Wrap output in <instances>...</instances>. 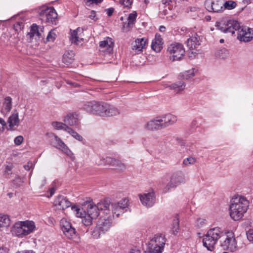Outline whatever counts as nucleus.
<instances>
[{"label": "nucleus", "instance_id": "1", "mask_svg": "<svg viewBox=\"0 0 253 253\" xmlns=\"http://www.w3.org/2000/svg\"><path fill=\"white\" fill-rule=\"evenodd\" d=\"M220 240V245L224 250L235 252L237 249V243L232 232H225L219 227L211 228L203 239L204 246L209 251H212L217 240Z\"/></svg>", "mask_w": 253, "mask_h": 253}, {"label": "nucleus", "instance_id": "2", "mask_svg": "<svg viewBox=\"0 0 253 253\" xmlns=\"http://www.w3.org/2000/svg\"><path fill=\"white\" fill-rule=\"evenodd\" d=\"M177 121L175 115L167 114L150 120L145 123L144 128L148 131H158L174 125Z\"/></svg>", "mask_w": 253, "mask_h": 253}, {"label": "nucleus", "instance_id": "3", "mask_svg": "<svg viewBox=\"0 0 253 253\" xmlns=\"http://www.w3.org/2000/svg\"><path fill=\"white\" fill-rule=\"evenodd\" d=\"M249 206V201L241 196L233 197L230 201V215L234 220L241 219L247 212Z\"/></svg>", "mask_w": 253, "mask_h": 253}, {"label": "nucleus", "instance_id": "4", "mask_svg": "<svg viewBox=\"0 0 253 253\" xmlns=\"http://www.w3.org/2000/svg\"><path fill=\"white\" fill-rule=\"evenodd\" d=\"M35 228V224L32 220L19 221L13 225L11 232L15 236L22 238L33 232Z\"/></svg>", "mask_w": 253, "mask_h": 253}, {"label": "nucleus", "instance_id": "5", "mask_svg": "<svg viewBox=\"0 0 253 253\" xmlns=\"http://www.w3.org/2000/svg\"><path fill=\"white\" fill-rule=\"evenodd\" d=\"M106 102L90 101L86 102L83 106V109L87 112L105 117Z\"/></svg>", "mask_w": 253, "mask_h": 253}, {"label": "nucleus", "instance_id": "6", "mask_svg": "<svg viewBox=\"0 0 253 253\" xmlns=\"http://www.w3.org/2000/svg\"><path fill=\"white\" fill-rule=\"evenodd\" d=\"M167 52L169 59L173 61H178L182 59L185 55L183 45L178 42H173L168 47Z\"/></svg>", "mask_w": 253, "mask_h": 253}, {"label": "nucleus", "instance_id": "7", "mask_svg": "<svg viewBox=\"0 0 253 253\" xmlns=\"http://www.w3.org/2000/svg\"><path fill=\"white\" fill-rule=\"evenodd\" d=\"M185 182V175L181 171L173 173L170 178L169 181L164 188L165 192H169L171 189L176 188L178 185Z\"/></svg>", "mask_w": 253, "mask_h": 253}, {"label": "nucleus", "instance_id": "8", "mask_svg": "<svg viewBox=\"0 0 253 253\" xmlns=\"http://www.w3.org/2000/svg\"><path fill=\"white\" fill-rule=\"evenodd\" d=\"M215 26L223 33H230L233 34L236 31L238 32L241 26L237 21L229 20L225 23L216 22Z\"/></svg>", "mask_w": 253, "mask_h": 253}, {"label": "nucleus", "instance_id": "9", "mask_svg": "<svg viewBox=\"0 0 253 253\" xmlns=\"http://www.w3.org/2000/svg\"><path fill=\"white\" fill-rule=\"evenodd\" d=\"M128 206V200L127 198H124L118 203H114L111 205V214L112 218L119 217V216L124 212V210Z\"/></svg>", "mask_w": 253, "mask_h": 253}, {"label": "nucleus", "instance_id": "10", "mask_svg": "<svg viewBox=\"0 0 253 253\" xmlns=\"http://www.w3.org/2000/svg\"><path fill=\"white\" fill-rule=\"evenodd\" d=\"M72 210L78 217L82 218V223L85 226H89L92 224V220L94 219L83 209L80 208L78 206H74L72 207Z\"/></svg>", "mask_w": 253, "mask_h": 253}, {"label": "nucleus", "instance_id": "11", "mask_svg": "<svg viewBox=\"0 0 253 253\" xmlns=\"http://www.w3.org/2000/svg\"><path fill=\"white\" fill-rule=\"evenodd\" d=\"M41 19L46 22L53 23L57 17V14L53 7L42 9L40 12Z\"/></svg>", "mask_w": 253, "mask_h": 253}, {"label": "nucleus", "instance_id": "12", "mask_svg": "<svg viewBox=\"0 0 253 253\" xmlns=\"http://www.w3.org/2000/svg\"><path fill=\"white\" fill-rule=\"evenodd\" d=\"M205 5L206 8L209 11L219 12L224 9V0H207Z\"/></svg>", "mask_w": 253, "mask_h": 253}, {"label": "nucleus", "instance_id": "13", "mask_svg": "<svg viewBox=\"0 0 253 253\" xmlns=\"http://www.w3.org/2000/svg\"><path fill=\"white\" fill-rule=\"evenodd\" d=\"M237 39L245 42H249L253 39V29L241 26L237 33Z\"/></svg>", "mask_w": 253, "mask_h": 253}, {"label": "nucleus", "instance_id": "14", "mask_svg": "<svg viewBox=\"0 0 253 253\" xmlns=\"http://www.w3.org/2000/svg\"><path fill=\"white\" fill-rule=\"evenodd\" d=\"M61 229L65 235L68 238H73L76 235V229L71 223L65 218H62L60 221Z\"/></svg>", "mask_w": 253, "mask_h": 253}, {"label": "nucleus", "instance_id": "15", "mask_svg": "<svg viewBox=\"0 0 253 253\" xmlns=\"http://www.w3.org/2000/svg\"><path fill=\"white\" fill-rule=\"evenodd\" d=\"M113 219L111 215H104L100 218L97 226L100 228L102 233L105 234L110 230Z\"/></svg>", "mask_w": 253, "mask_h": 253}, {"label": "nucleus", "instance_id": "16", "mask_svg": "<svg viewBox=\"0 0 253 253\" xmlns=\"http://www.w3.org/2000/svg\"><path fill=\"white\" fill-rule=\"evenodd\" d=\"M114 45V41L109 37L104 38L99 42V51L105 53H110L113 50Z\"/></svg>", "mask_w": 253, "mask_h": 253}, {"label": "nucleus", "instance_id": "17", "mask_svg": "<svg viewBox=\"0 0 253 253\" xmlns=\"http://www.w3.org/2000/svg\"><path fill=\"white\" fill-rule=\"evenodd\" d=\"M84 36L83 29L78 28L76 30L70 31V40L73 43L80 44L83 41Z\"/></svg>", "mask_w": 253, "mask_h": 253}, {"label": "nucleus", "instance_id": "18", "mask_svg": "<svg viewBox=\"0 0 253 253\" xmlns=\"http://www.w3.org/2000/svg\"><path fill=\"white\" fill-rule=\"evenodd\" d=\"M54 137V140L52 142L53 146L62 151L64 153L68 156L72 154L71 151L68 147L64 143V142L57 135L52 134Z\"/></svg>", "mask_w": 253, "mask_h": 253}, {"label": "nucleus", "instance_id": "19", "mask_svg": "<svg viewBox=\"0 0 253 253\" xmlns=\"http://www.w3.org/2000/svg\"><path fill=\"white\" fill-rule=\"evenodd\" d=\"M139 199L143 205L147 207H152L155 202V195L153 192L139 195Z\"/></svg>", "mask_w": 253, "mask_h": 253}, {"label": "nucleus", "instance_id": "20", "mask_svg": "<svg viewBox=\"0 0 253 253\" xmlns=\"http://www.w3.org/2000/svg\"><path fill=\"white\" fill-rule=\"evenodd\" d=\"M71 205V202L63 196H58L54 202V207L55 209L58 210H64L69 208Z\"/></svg>", "mask_w": 253, "mask_h": 253}, {"label": "nucleus", "instance_id": "21", "mask_svg": "<svg viewBox=\"0 0 253 253\" xmlns=\"http://www.w3.org/2000/svg\"><path fill=\"white\" fill-rule=\"evenodd\" d=\"M147 42L145 38L137 39L131 43V49L135 53H138L144 48Z\"/></svg>", "mask_w": 253, "mask_h": 253}, {"label": "nucleus", "instance_id": "22", "mask_svg": "<svg viewBox=\"0 0 253 253\" xmlns=\"http://www.w3.org/2000/svg\"><path fill=\"white\" fill-rule=\"evenodd\" d=\"M64 122L67 126H77L79 124V115L76 113H72L65 116Z\"/></svg>", "mask_w": 253, "mask_h": 253}, {"label": "nucleus", "instance_id": "23", "mask_svg": "<svg viewBox=\"0 0 253 253\" xmlns=\"http://www.w3.org/2000/svg\"><path fill=\"white\" fill-rule=\"evenodd\" d=\"M121 111L118 107L106 102L105 117L116 116L121 114Z\"/></svg>", "mask_w": 253, "mask_h": 253}, {"label": "nucleus", "instance_id": "24", "mask_svg": "<svg viewBox=\"0 0 253 253\" xmlns=\"http://www.w3.org/2000/svg\"><path fill=\"white\" fill-rule=\"evenodd\" d=\"M186 43L187 46L191 49L196 48L200 44V37L196 33H194L192 36L187 39Z\"/></svg>", "mask_w": 253, "mask_h": 253}, {"label": "nucleus", "instance_id": "25", "mask_svg": "<svg viewBox=\"0 0 253 253\" xmlns=\"http://www.w3.org/2000/svg\"><path fill=\"white\" fill-rule=\"evenodd\" d=\"M152 245L161 247L164 249V247L166 244V239L165 237L162 235H155L149 242Z\"/></svg>", "mask_w": 253, "mask_h": 253}, {"label": "nucleus", "instance_id": "26", "mask_svg": "<svg viewBox=\"0 0 253 253\" xmlns=\"http://www.w3.org/2000/svg\"><path fill=\"white\" fill-rule=\"evenodd\" d=\"M163 39L160 36L156 35L152 41L151 48L155 52H159L163 48Z\"/></svg>", "mask_w": 253, "mask_h": 253}, {"label": "nucleus", "instance_id": "27", "mask_svg": "<svg viewBox=\"0 0 253 253\" xmlns=\"http://www.w3.org/2000/svg\"><path fill=\"white\" fill-rule=\"evenodd\" d=\"M137 17V13L135 11L129 14L127 18V22L124 25L123 29L124 31H128L131 28L134 24L135 21Z\"/></svg>", "mask_w": 253, "mask_h": 253}, {"label": "nucleus", "instance_id": "28", "mask_svg": "<svg viewBox=\"0 0 253 253\" xmlns=\"http://www.w3.org/2000/svg\"><path fill=\"white\" fill-rule=\"evenodd\" d=\"M185 86L184 82L179 81L170 85L166 84L165 87H169L170 89L173 90L176 93H179L185 89Z\"/></svg>", "mask_w": 253, "mask_h": 253}, {"label": "nucleus", "instance_id": "29", "mask_svg": "<svg viewBox=\"0 0 253 253\" xmlns=\"http://www.w3.org/2000/svg\"><path fill=\"white\" fill-rule=\"evenodd\" d=\"M98 211H103L104 215H111L110 210V204L106 201L99 202L96 205Z\"/></svg>", "mask_w": 253, "mask_h": 253}, {"label": "nucleus", "instance_id": "30", "mask_svg": "<svg viewBox=\"0 0 253 253\" xmlns=\"http://www.w3.org/2000/svg\"><path fill=\"white\" fill-rule=\"evenodd\" d=\"M28 35L30 39H35L36 40H39L42 37L41 32L38 30V26L35 24H33Z\"/></svg>", "mask_w": 253, "mask_h": 253}, {"label": "nucleus", "instance_id": "31", "mask_svg": "<svg viewBox=\"0 0 253 253\" xmlns=\"http://www.w3.org/2000/svg\"><path fill=\"white\" fill-rule=\"evenodd\" d=\"M92 218L95 219L99 214L96 205L89 203L86 211Z\"/></svg>", "mask_w": 253, "mask_h": 253}, {"label": "nucleus", "instance_id": "32", "mask_svg": "<svg viewBox=\"0 0 253 253\" xmlns=\"http://www.w3.org/2000/svg\"><path fill=\"white\" fill-rule=\"evenodd\" d=\"M74 56L75 54L73 51H67L63 55L62 61L66 65L71 64L74 60Z\"/></svg>", "mask_w": 253, "mask_h": 253}, {"label": "nucleus", "instance_id": "33", "mask_svg": "<svg viewBox=\"0 0 253 253\" xmlns=\"http://www.w3.org/2000/svg\"><path fill=\"white\" fill-rule=\"evenodd\" d=\"M19 122L18 113L16 111H14L8 119V123L9 126L11 128L14 126H18Z\"/></svg>", "mask_w": 253, "mask_h": 253}, {"label": "nucleus", "instance_id": "34", "mask_svg": "<svg viewBox=\"0 0 253 253\" xmlns=\"http://www.w3.org/2000/svg\"><path fill=\"white\" fill-rule=\"evenodd\" d=\"M161 16L163 18H166L168 21H171L176 17V15L172 13L169 7L168 9H165L161 13Z\"/></svg>", "mask_w": 253, "mask_h": 253}, {"label": "nucleus", "instance_id": "35", "mask_svg": "<svg viewBox=\"0 0 253 253\" xmlns=\"http://www.w3.org/2000/svg\"><path fill=\"white\" fill-rule=\"evenodd\" d=\"M163 249L161 247H157L152 243L149 242L147 245V248L145 251V253H162Z\"/></svg>", "mask_w": 253, "mask_h": 253}, {"label": "nucleus", "instance_id": "36", "mask_svg": "<svg viewBox=\"0 0 253 253\" xmlns=\"http://www.w3.org/2000/svg\"><path fill=\"white\" fill-rule=\"evenodd\" d=\"M118 159H115L111 157H106L102 160L101 162H98V164L100 165H105L112 166L115 168Z\"/></svg>", "mask_w": 253, "mask_h": 253}, {"label": "nucleus", "instance_id": "37", "mask_svg": "<svg viewBox=\"0 0 253 253\" xmlns=\"http://www.w3.org/2000/svg\"><path fill=\"white\" fill-rule=\"evenodd\" d=\"M10 222V220L8 215L0 213V228L8 226Z\"/></svg>", "mask_w": 253, "mask_h": 253}, {"label": "nucleus", "instance_id": "38", "mask_svg": "<svg viewBox=\"0 0 253 253\" xmlns=\"http://www.w3.org/2000/svg\"><path fill=\"white\" fill-rule=\"evenodd\" d=\"M12 108V98L10 96L6 97L3 102V108L6 112H9Z\"/></svg>", "mask_w": 253, "mask_h": 253}, {"label": "nucleus", "instance_id": "39", "mask_svg": "<svg viewBox=\"0 0 253 253\" xmlns=\"http://www.w3.org/2000/svg\"><path fill=\"white\" fill-rule=\"evenodd\" d=\"M179 219L175 217L173 220L171 226L170 231L172 234L176 235L178 233L179 230Z\"/></svg>", "mask_w": 253, "mask_h": 253}, {"label": "nucleus", "instance_id": "40", "mask_svg": "<svg viewBox=\"0 0 253 253\" xmlns=\"http://www.w3.org/2000/svg\"><path fill=\"white\" fill-rule=\"evenodd\" d=\"M197 70L195 68H191L190 70L183 73V77L186 80H189L194 77Z\"/></svg>", "mask_w": 253, "mask_h": 253}, {"label": "nucleus", "instance_id": "41", "mask_svg": "<svg viewBox=\"0 0 253 253\" xmlns=\"http://www.w3.org/2000/svg\"><path fill=\"white\" fill-rule=\"evenodd\" d=\"M52 126L56 129H63L66 132L67 131V128H69V127L67 126L65 123H63L59 122H52Z\"/></svg>", "mask_w": 253, "mask_h": 253}, {"label": "nucleus", "instance_id": "42", "mask_svg": "<svg viewBox=\"0 0 253 253\" xmlns=\"http://www.w3.org/2000/svg\"><path fill=\"white\" fill-rule=\"evenodd\" d=\"M228 51L226 49L222 48L216 52L215 56L217 58L224 59L228 56Z\"/></svg>", "mask_w": 253, "mask_h": 253}, {"label": "nucleus", "instance_id": "43", "mask_svg": "<svg viewBox=\"0 0 253 253\" xmlns=\"http://www.w3.org/2000/svg\"><path fill=\"white\" fill-rule=\"evenodd\" d=\"M67 132L76 140L79 141H82L83 140V137L71 127H69V128H67Z\"/></svg>", "mask_w": 253, "mask_h": 253}, {"label": "nucleus", "instance_id": "44", "mask_svg": "<svg viewBox=\"0 0 253 253\" xmlns=\"http://www.w3.org/2000/svg\"><path fill=\"white\" fill-rule=\"evenodd\" d=\"M196 162V159L192 157H189L184 159L182 164L185 167H189L195 164Z\"/></svg>", "mask_w": 253, "mask_h": 253}, {"label": "nucleus", "instance_id": "45", "mask_svg": "<svg viewBox=\"0 0 253 253\" xmlns=\"http://www.w3.org/2000/svg\"><path fill=\"white\" fill-rule=\"evenodd\" d=\"M56 35L54 30H51L49 32L46 38L44 41V42H53L56 39Z\"/></svg>", "mask_w": 253, "mask_h": 253}, {"label": "nucleus", "instance_id": "46", "mask_svg": "<svg viewBox=\"0 0 253 253\" xmlns=\"http://www.w3.org/2000/svg\"><path fill=\"white\" fill-rule=\"evenodd\" d=\"M102 233V231L98 228V226H96L92 232V237L95 239H97L100 237V235Z\"/></svg>", "mask_w": 253, "mask_h": 253}, {"label": "nucleus", "instance_id": "47", "mask_svg": "<svg viewBox=\"0 0 253 253\" xmlns=\"http://www.w3.org/2000/svg\"><path fill=\"white\" fill-rule=\"evenodd\" d=\"M126 165L119 160H117L115 168L121 170H124L126 169Z\"/></svg>", "mask_w": 253, "mask_h": 253}, {"label": "nucleus", "instance_id": "48", "mask_svg": "<svg viewBox=\"0 0 253 253\" xmlns=\"http://www.w3.org/2000/svg\"><path fill=\"white\" fill-rule=\"evenodd\" d=\"M236 3L233 1H228L224 2V5L223 6L224 8H226L228 9H232L234 8L236 6Z\"/></svg>", "mask_w": 253, "mask_h": 253}, {"label": "nucleus", "instance_id": "49", "mask_svg": "<svg viewBox=\"0 0 253 253\" xmlns=\"http://www.w3.org/2000/svg\"><path fill=\"white\" fill-rule=\"evenodd\" d=\"M206 223V219L202 218H198L195 221V224L198 228H201Z\"/></svg>", "mask_w": 253, "mask_h": 253}, {"label": "nucleus", "instance_id": "50", "mask_svg": "<svg viewBox=\"0 0 253 253\" xmlns=\"http://www.w3.org/2000/svg\"><path fill=\"white\" fill-rule=\"evenodd\" d=\"M46 184V179L44 177H41L39 178L38 182V186L39 188H42Z\"/></svg>", "mask_w": 253, "mask_h": 253}, {"label": "nucleus", "instance_id": "51", "mask_svg": "<svg viewBox=\"0 0 253 253\" xmlns=\"http://www.w3.org/2000/svg\"><path fill=\"white\" fill-rule=\"evenodd\" d=\"M23 137L22 135H19L15 138L14 142L15 145H20L23 142Z\"/></svg>", "mask_w": 253, "mask_h": 253}, {"label": "nucleus", "instance_id": "52", "mask_svg": "<svg viewBox=\"0 0 253 253\" xmlns=\"http://www.w3.org/2000/svg\"><path fill=\"white\" fill-rule=\"evenodd\" d=\"M133 0H120V2L126 7H130L132 3Z\"/></svg>", "mask_w": 253, "mask_h": 253}, {"label": "nucleus", "instance_id": "53", "mask_svg": "<svg viewBox=\"0 0 253 253\" xmlns=\"http://www.w3.org/2000/svg\"><path fill=\"white\" fill-rule=\"evenodd\" d=\"M247 237L248 240L253 243V230L250 229L247 232Z\"/></svg>", "mask_w": 253, "mask_h": 253}, {"label": "nucleus", "instance_id": "54", "mask_svg": "<svg viewBox=\"0 0 253 253\" xmlns=\"http://www.w3.org/2000/svg\"><path fill=\"white\" fill-rule=\"evenodd\" d=\"M12 169V165H9L6 166L5 167V171H4L5 173L7 175L11 174L12 173V172H11Z\"/></svg>", "mask_w": 253, "mask_h": 253}, {"label": "nucleus", "instance_id": "55", "mask_svg": "<svg viewBox=\"0 0 253 253\" xmlns=\"http://www.w3.org/2000/svg\"><path fill=\"white\" fill-rule=\"evenodd\" d=\"M5 125L6 123L4 120L0 118V132H2L4 130Z\"/></svg>", "mask_w": 253, "mask_h": 253}, {"label": "nucleus", "instance_id": "56", "mask_svg": "<svg viewBox=\"0 0 253 253\" xmlns=\"http://www.w3.org/2000/svg\"><path fill=\"white\" fill-rule=\"evenodd\" d=\"M33 163L31 162H29L27 163L26 165H25L24 167V169L27 170H29L31 168L33 167Z\"/></svg>", "mask_w": 253, "mask_h": 253}, {"label": "nucleus", "instance_id": "57", "mask_svg": "<svg viewBox=\"0 0 253 253\" xmlns=\"http://www.w3.org/2000/svg\"><path fill=\"white\" fill-rule=\"evenodd\" d=\"M89 17L94 21L96 20L97 18H96L95 12L93 10H92L90 12V14L89 15Z\"/></svg>", "mask_w": 253, "mask_h": 253}, {"label": "nucleus", "instance_id": "58", "mask_svg": "<svg viewBox=\"0 0 253 253\" xmlns=\"http://www.w3.org/2000/svg\"><path fill=\"white\" fill-rule=\"evenodd\" d=\"M129 253H141V252L138 249L134 248L130 250Z\"/></svg>", "mask_w": 253, "mask_h": 253}, {"label": "nucleus", "instance_id": "59", "mask_svg": "<svg viewBox=\"0 0 253 253\" xmlns=\"http://www.w3.org/2000/svg\"><path fill=\"white\" fill-rule=\"evenodd\" d=\"M9 249L6 247L0 248V253H8Z\"/></svg>", "mask_w": 253, "mask_h": 253}, {"label": "nucleus", "instance_id": "60", "mask_svg": "<svg viewBox=\"0 0 253 253\" xmlns=\"http://www.w3.org/2000/svg\"><path fill=\"white\" fill-rule=\"evenodd\" d=\"M107 13L109 16H110L112 15V13L114 11V9L113 8H110L108 9H107L106 10Z\"/></svg>", "mask_w": 253, "mask_h": 253}, {"label": "nucleus", "instance_id": "61", "mask_svg": "<svg viewBox=\"0 0 253 253\" xmlns=\"http://www.w3.org/2000/svg\"><path fill=\"white\" fill-rule=\"evenodd\" d=\"M55 190L56 189L54 187H52L50 189H49L50 196H48V197H51L54 194Z\"/></svg>", "mask_w": 253, "mask_h": 253}, {"label": "nucleus", "instance_id": "62", "mask_svg": "<svg viewBox=\"0 0 253 253\" xmlns=\"http://www.w3.org/2000/svg\"><path fill=\"white\" fill-rule=\"evenodd\" d=\"M16 253H34V252H33L32 250H25V251H20V252H18Z\"/></svg>", "mask_w": 253, "mask_h": 253}, {"label": "nucleus", "instance_id": "63", "mask_svg": "<svg viewBox=\"0 0 253 253\" xmlns=\"http://www.w3.org/2000/svg\"><path fill=\"white\" fill-rule=\"evenodd\" d=\"M171 1L170 0H162V2L163 4H166L169 5Z\"/></svg>", "mask_w": 253, "mask_h": 253}, {"label": "nucleus", "instance_id": "64", "mask_svg": "<svg viewBox=\"0 0 253 253\" xmlns=\"http://www.w3.org/2000/svg\"><path fill=\"white\" fill-rule=\"evenodd\" d=\"M159 30L162 32H165L166 30V27L164 26H160Z\"/></svg>", "mask_w": 253, "mask_h": 253}]
</instances>
